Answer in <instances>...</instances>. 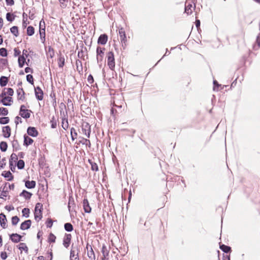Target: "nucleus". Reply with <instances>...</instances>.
I'll list each match as a JSON object with an SVG mask.
<instances>
[{"mask_svg":"<svg viewBox=\"0 0 260 260\" xmlns=\"http://www.w3.org/2000/svg\"><path fill=\"white\" fill-rule=\"evenodd\" d=\"M31 225V221L27 220L22 222L20 226V229L22 230H25L29 229Z\"/></svg>","mask_w":260,"mask_h":260,"instance_id":"nucleus-10","label":"nucleus"},{"mask_svg":"<svg viewBox=\"0 0 260 260\" xmlns=\"http://www.w3.org/2000/svg\"><path fill=\"white\" fill-rule=\"evenodd\" d=\"M8 113V110L5 108H0V115H7Z\"/></svg>","mask_w":260,"mask_h":260,"instance_id":"nucleus-29","label":"nucleus"},{"mask_svg":"<svg viewBox=\"0 0 260 260\" xmlns=\"http://www.w3.org/2000/svg\"><path fill=\"white\" fill-rule=\"evenodd\" d=\"M14 55L15 56H17L19 55L21 52L17 48H15L14 49Z\"/></svg>","mask_w":260,"mask_h":260,"instance_id":"nucleus-43","label":"nucleus"},{"mask_svg":"<svg viewBox=\"0 0 260 260\" xmlns=\"http://www.w3.org/2000/svg\"><path fill=\"white\" fill-rule=\"evenodd\" d=\"M6 221H7V219H6V216L3 213L0 214L1 225L4 229L6 228L7 226Z\"/></svg>","mask_w":260,"mask_h":260,"instance_id":"nucleus-12","label":"nucleus"},{"mask_svg":"<svg viewBox=\"0 0 260 260\" xmlns=\"http://www.w3.org/2000/svg\"><path fill=\"white\" fill-rule=\"evenodd\" d=\"M107 64L111 70H113L115 67L114 54L112 52H109L108 53Z\"/></svg>","mask_w":260,"mask_h":260,"instance_id":"nucleus-3","label":"nucleus"},{"mask_svg":"<svg viewBox=\"0 0 260 260\" xmlns=\"http://www.w3.org/2000/svg\"><path fill=\"white\" fill-rule=\"evenodd\" d=\"M6 3L8 5H12L14 4L13 0H6Z\"/></svg>","mask_w":260,"mask_h":260,"instance_id":"nucleus-52","label":"nucleus"},{"mask_svg":"<svg viewBox=\"0 0 260 260\" xmlns=\"http://www.w3.org/2000/svg\"><path fill=\"white\" fill-rule=\"evenodd\" d=\"M28 134L32 137H36L38 135V131H27Z\"/></svg>","mask_w":260,"mask_h":260,"instance_id":"nucleus-40","label":"nucleus"},{"mask_svg":"<svg viewBox=\"0 0 260 260\" xmlns=\"http://www.w3.org/2000/svg\"><path fill=\"white\" fill-rule=\"evenodd\" d=\"M24 167V162L22 160H19L17 162V167L20 169H22Z\"/></svg>","mask_w":260,"mask_h":260,"instance_id":"nucleus-32","label":"nucleus"},{"mask_svg":"<svg viewBox=\"0 0 260 260\" xmlns=\"http://www.w3.org/2000/svg\"><path fill=\"white\" fill-rule=\"evenodd\" d=\"M192 6L190 4L187 5L186 8H185V12L187 14H191V12H192Z\"/></svg>","mask_w":260,"mask_h":260,"instance_id":"nucleus-27","label":"nucleus"},{"mask_svg":"<svg viewBox=\"0 0 260 260\" xmlns=\"http://www.w3.org/2000/svg\"><path fill=\"white\" fill-rule=\"evenodd\" d=\"M45 21L43 20H41L39 24L40 29L43 28L44 27H45Z\"/></svg>","mask_w":260,"mask_h":260,"instance_id":"nucleus-49","label":"nucleus"},{"mask_svg":"<svg viewBox=\"0 0 260 260\" xmlns=\"http://www.w3.org/2000/svg\"><path fill=\"white\" fill-rule=\"evenodd\" d=\"M20 115L23 118H28L30 117V113L27 110L25 109L24 106H21L20 111Z\"/></svg>","mask_w":260,"mask_h":260,"instance_id":"nucleus-6","label":"nucleus"},{"mask_svg":"<svg viewBox=\"0 0 260 260\" xmlns=\"http://www.w3.org/2000/svg\"><path fill=\"white\" fill-rule=\"evenodd\" d=\"M19 221V218L17 216H15L12 218V223L13 225H16Z\"/></svg>","mask_w":260,"mask_h":260,"instance_id":"nucleus-30","label":"nucleus"},{"mask_svg":"<svg viewBox=\"0 0 260 260\" xmlns=\"http://www.w3.org/2000/svg\"><path fill=\"white\" fill-rule=\"evenodd\" d=\"M70 260H79L78 255L76 256V257H74V258H70Z\"/></svg>","mask_w":260,"mask_h":260,"instance_id":"nucleus-55","label":"nucleus"},{"mask_svg":"<svg viewBox=\"0 0 260 260\" xmlns=\"http://www.w3.org/2000/svg\"><path fill=\"white\" fill-rule=\"evenodd\" d=\"M0 55L2 56H6L7 55V50L5 48H2L0 49Z\"/></svg>","mask_w":260,"mask_h":260,"instance_id":"nucleus-36","label":"nucleus"},{"mask_svg":"<svg viewBox=\"0 0 260 260\" xmlns=\"http://www.w3.org/2000/svg\"><path fill=\"white\" fill-rule=\"evenodd\" d=\"M20 196L26 199H29L31 198L32 194L26 190H23L20 194Z\"/></svg>","mask_w":260,"mask_h":260,"instance_id":"nucleus-17","label":"nucleus"},{"mask_svg":"<svg viewBox=\"0 0 260 260\" xmlns=\"http://www.w3.org/2000/svg\"><path fill=\"white\" fill-rule=\"evenodd\" d=\"M11 32L15 36H17L18 34V28L16 26H13L10 29Z\"/></svg>","mask_w":260,"mask_h":260,"instance_id":"nucleus-25","label":"nucleus"},{"mask_svg":"<svg viewBox=\"0 0 260 260\" xmlns=\"http://www.w3.org/2000/svg\"><path fill=\"white\" fill-rule=\"evenodd\" d=\"M1 257L4 260L6 259L7 257V253L5 252H2L1 254Z\"/></svg>","mask_w":260,"mask_h":260,"instance_id":"nucleus-48","label":"nucleus"},{"mask_svg":"<svg viewBox=\"0 0 260 260\" xmlns=\"http://www.w3.org/2000/svg\"><path fill=\"white\" fill-rule=\"evenodd\" d=\"M48 53H49L50 56L52 57L54 55V50L51 47H49Z\"/></svg>","mask_w":260,"mask_h":260,"instance_id":"nucleus-46","label":"nucleus"},{"mask_svg":"<svg viewBox=\"0 0 260 260\" xmlns=\"http://www.w3.org/2000/svg\"><path fill=\"white\" fill-rule=\"evenodd\" d=\"M83 205L85 212L86 213H90L91 212V209L87 199H84L83 200Z\"/></svg>","mask_w":260,"mask_h":260,"instance_id":"nucleus-9","label":"nucleus"},{"mask_svg":"<svg viewBox=\"0 0 260 260\" xmlns=\"http://www.w3.org/2000/svg\"><path fill=\"white\" fill-rule=\"evenodd\" d=\"M10 237L12 241L16 243L19 242L21 238V236L17 234H13Z\"/></svg>","mask_w":260,"mask_h":260,"instance_id":"nucleus-13","label":"nucleus"},{"mask_svg":"<svg viewBox=\"0 0 260 260\" xmlns=\"http://www.w3.org/2000/svg\"><path fill=\"white\" fill-rule=\"evenodd\" d=\"M119 34L120 35L121 40L122 41L125 42L126 39V36L125 34V31L123 28H121L119 29Z\"/></svg>","mask_w":260,"mask_h":260,"instance_id":"nucleus-19","label":"nucleus"},{"mask_svg":"<svg viewBox=\"0 0 260 260\" xmlns=\"http://www.w3.org/2000/svg\"><path fill=\"white\" fill-rule=\"evenodd\" d=\"M64 228L68 232H71L73 230V226L69 223H67L64 224Z\"/></svg>","mask_w":260,"mask_h":260,"instance_id":"nucleus-26","label":"nucleus"},{"mask_svg":"<svg viewBox=\"0 0 260 260\" xmlns=\"http://www.w3.org/2000/svg\"><path fill=\"white\" fill-rule=\"evenodd\" d=\"M102 252L104 257L108 256L109 251L107 250V247L105 245H103Z\"/></svg>","mask_w":260,"mask_h":260,"instance_id":"nucleus-24","label":"nucleus"},{"mask_svg":"<svg viewBox=\"0 0 260 260\" xmlns=\"http://www.w3.org/2000/svg\"><path fill=\"white\" fill-rule=\"evenodd\" d=\"M8 148V145L6 142H2L0 143V149L1 151L3 152H5Z\"/></svg>","mask_w":260,"mask_h":260,"instance_id":"nucleus-21","label":"nucleus"},{"mask_svg":"<svg viewBox=\"0 0 260 260\" xmlns=\"http://www.w3.org/2000/svg\"><path fill=\"white\" fill-rule=\"evenodd\" d=\"M108 41V37L106 35H102L100 36L98 39V43L102 44V45H105L106 44L107 42Z\"/></svg>","mask_w":260,"mask_h":260,"instance_id":"nucleus-7","label":"nucleus"},{"mask_svg":"<svg viewBox=\"0 0 260 260\" xmlns=\"http://www.w3.org/2000/svg\"><path fill=\"white\" fill-rule=\"evenodd\" d=\"M7 19L9 21H12L14 19V17L11 13H7L6 16Z\"/></svg>","mask_w":260,"mask_h":260,"instance_id":"nucleus-38","label":"nucleus"},{"mask_svg":"<svg viewBox=\"0 0 260 260\" xmlns=\"http://www.w3.org/2000/svg\"><path fill=\"white\" fill-rule=\"evenodd\" d=\"M91 78H92V76H88V79H91Z\"/></svg>","mask_w":260,"mask_h":260,"instance_id":"nucleus-62","label":"nucleus"},{"mask_svg":"<svg viewBox=\"0 0 260 260\" xmlns=\"http://www.w3.org/2000/svg\"><path fill=\"white\" fill-rule=\"evenodd\" d=\"M56 237L52 234H50L48 237V241L50 242H54L55 241Z\"/></svg>","mask_w":260,"mask_h":260,"instance_id":"nucleus-33","label":"nucleus"},{"mask_svg":"<svg viewBox=\"0 0 260 260\" xmlns=\"http://www.w3.org/2000/svg\"><path fill=\"white\" fill-rule=\"evenodd\" d=\"M76 256H77V254L76 253V251L73 249L71 250L70 258H74V257H76Z\"/></svg>","mask_w":260,"mask_h":260,"instance_id":"nucleus-44","label":"nucleus"},{"mask_svg":"<svg viewBox=\"0 0 260 260\" xmlns=\"http://www.w3.org/2000/svg\"><path fill=\"white\" fill-rule=\"evenodd\" d=\"M26 80L29 83H31V84H33L34 80H33V77H32V75H27L26 76Z\"/></svg>","mask_w":260,"mask_h":260,"instance_id":"nucleus-37","label":"nucleus"},{"mask_svg":"<svg viewBox=\"0 0 260 260\" xmlns=\"http://www.w3.org/2000/svg\"><path fill=\"white\" fill-rule=\"evenodd\" d=\"M70 134L73 140L77 138V133H76V131H74V133L73 131H70Z\"/></svg>","mask_w":260,"mask_h":260,"instance_id":"nucleus-45","label":"nucleus"},{"mask_svg":"<svg viewBox=\"0 0 260 260\" xmlns=\"http://www.w3.org/2000/svg\"><path fill=\"white\" fill-rule=\"evenodd\" d=\"M34 129H35L34 127H29L27 128V130L29 131V130H34Z\"/></svg>","mask_w":260,"mask_h":260,"instance_id":"nucleus-57","label":"nucleus"},{"mask_svg":"<svg viewBox=\"0 0 260 260\" xmlns=\"http://www.w3.org/2000/svg\"><path fill=\"white\" fill-rule=\"evenodd\" d=\"M50 256H51V259L52 257V252H50Z\"/></svg>","mask_w":260,"mask_h":260,"instance_id":"nucleus-64","label":"nucleus"},{"mask_svg":"<svg viewBox=\"0 0 260 260\" xmlns=\"http://www.w3.org/2000/svg\"><path fill=\"white\" fill-rule=\"evenodd\" d=\"M71 236L70 235L66 236L63 239V244L66 248L68 247L70 245L71 242Z\"/></svg>","mask_w":260,"mask_h":260,"instance_id":"nucleus-14","label":"nucleus"},{"mask_svg":"<svg viewBox=\"0 0 260 260\" xmlns=\"http://www.w3.org/2000/svg\"><path fill=\"white\" fill-rule=\"evenodd\" d=\"M91 165V169L93 171H98V167L97 165L95 163H92L90 160H89Z\"/></svg>","mask_w":260,"mask_h":260,"instance_id":"nucleus-39","label":"nucleus"},{"mask_svg":"<svg viewBox=\"0 0 260 260\" xmlns=\"http://www.w3.org/2000/svg\"><path fill=\"white\" fill-rule=\"evenodd\" d=\"M3 26V19L0 18V29L2 28Z\"/></svg>","mask_w":260,"mask_h":260,"instance_id":"nucleus-54","label":"nucleus"},{"mask_svg":"<svg viewBox=\"0 0 260 260\" xmlns=\"http://www.w3.org/2000/svg\"><path fill=\"white\" fill-rule=\"evenodd\" d=\"M40 38L43 43L45 41V28L44 27L43 28H41L39 30Z\"/></svg>","mask_w":260,"mask_h":260,"instance_id":"nucleus-15","label":"nucleus"},{"mask_svg":"<svg viewBox=\"0 0 260 260\" xmlns=\"http://www.w3.org/2000/svg\"><path fill=\"white\" fill-rule=\"evenodd\" d=\"M200 25V20H197L196 21V26L197 27H198Z\"/></svg>","mask_w":260,"mask_h":260,"instance_id":"nucleus-56","label":"nucleus"},{"mask_svg":"<svg viewBox=\"0 0 260 260\" xmlns=\"http://www.w3.org/2000/svg\"><path fill=\"white\" fill-rule=\"evenodd\" d=\"M88 256L91 259L94 258V254L92 248H91V250L88 252Z\"/></svg>","mask_w":260,"mask_h":260,"instance_id":"nucleus-41","label":"nucleus"},{"mask_svg":"<svg viewBox=\"0 0 260 260\" xmlns=\"http://www.w3.org/2000/svg\"><path fill=\"white\" fill-rule=\"evenodd\" d=\"M14 91L11 88H5L0 94V102L5 106L11 105L13 101L12 96L13 95Z\"/></svg>","mask_w":260,"mask_h":260,"instance_id":"nucleus-1","label":"nucleus"},{"mask_svg":"<svg viewBox=\"0 0 260 260\" xmlns=\"http://www.w3.org/2000/svg\"><path fill=\"white\" fill-rule=\"evenodd\" d=\"M8 82V79L7 77L3 76L0 79V84L2 86H5Z\"/></svg>","mask_w":260,"mask_h":260,"instance_id":"nucleus-22","label":"nucleus"},{"mask_svg":"<svg viewBox=\"0 0 260 260\" xmlns=\"http://www.w3.org/2000/svg\"><path fill=\"white\" fill-rule=\"evenodd\" d=\"M20 120H21V118L17 116L15 118V122L17 124L19 123V122L20 121Z\"/></svg>","mask_w":260,"mask_h":260,"instance_id":"nucleus-53","label":"nucleus"},{"mask_svg":"<svg viewBox=\"0 0 260 260\" xmlns=\"http://www.w3.org/2000/svg\"><path fill=\"white\" fill-rule=\"evenodd\" d=\"M9 121L8 117H5L0 118V123L1 124H6Z\"/></svg>","mask_w":260,"mask_h":260,"instance_id":"nucleus-35","label":"nucleus"},{"mask_svg":"<svg viewBox=\"0 0 260 260\" xmlns=\"http://www.w3.org/2000/svg\"><path fill=\"white\" fill-rule=\"evenodd\" d=\"M36 186V182L35 181H27L25 182V186L28 188H33Z\"/></svg>","mask_w":260,"mask_h":260,"instance_id":"nucleus-16","label":"nucleus"},{"mask_svg":"<svg viewBox=\"0 0 260 260\" xmlns=\"http://www.w3.org/2000/svg\"><path fill=\"white\" fill-rule=\"evenodd\" d=\"M8 192L7 191H0V198H3L4 197H6L7 196Z\"/></svg>","mask_w":260,"mask_h":260,"instance_id":"nucleus-42","label":"nucleus"},{"mask_svg":"<svg viewBox=\"0 0 260 260\" xmlns=\"http://www.w3.org/2000/svg\"><path fill=\"white\" fill-rule=\"evenodd\" d=\"M42 205L41 203H37L36 205L35 209V218L36 221H40L42 217Z\"/></svg>","mask_w":260,"mask_h":260,"instance_id":"nucleus-2","label":"nucleus"},{"mask_svg":"<svg viewBox=\"0 0 260 260\" xmlns=\"http://www.w3.org/2000/svg\"><path fill=\"white\" fill-rule=\"evenodd\" d=\"M25 71L26 73H32V69L29 68V67H27L25 69Z\"/></svg>","mask_w":260,"mask_h":260,"instance_id":"nucleus-50","label":"nucleus"},{"mask_svg":"<svg viewBox=\"0 0 260 260\" xmlns=\"http://www.w3.org/2000/svg\"><path fill=\"white\" fill-rule=\"evenodd\" d=\"M24 144L26 146L31 144L33 142V140L28 136L24 135Z\"/></svg>","mask_w":260,"mask_h":260,"instance_id":"nucleus-20","label":"nucleus"},{"mask_svg":"<svg viewBox=\"0 0 260 260\" xmlns=\"http://www.w3.org/2000/svg\"><path fill=\"white\" fill-rule=\"evenodd\" d=\"M3 176L8 181H12L13 179V176L10 171H4L2 173Z\"/></svg>","mask_w":260,"mask_h":260,"instance_id":"nucleus-11","label":"nucleus"},{"mask_svg":"<svg viewBox=\"0 0 260 260\" xmlns=\"http://www.w3.org/2000/svg\"><path fill=\"white\" fill-rule=\"evenodd\" d=\"M35 94L37 98L39 100H42L43 98V93L42 90L40 87H37L35 89Z\"/></svg>","mask_w":260,"mask_h":260,"instance_id":"nucleus-8","label":"nucleus"},{"mask_svg":"<svg viewBox=\"0 0 260 260\" xmlns=\"http://www.w3.org/2000/svg\"><path fill=\"white\" fill-rule=\"evenodd\" d=\"M35 29L32 26H29L27 28V35L31 36L34 34Z\"/></svg>","mask_w":260,"mask_h":260,"instance_id":"nucleus-23","label":"nucleus"},{"mask_svg":"<svg viewBox=\"0 0 260 260\" xmlns=\"http://www.w3.org/2000/svg\"><path fill=\"white\" fill-rule=\"evenodd\" d=\"M23 98H24V97H23V95H21L19 98V99L20 100H23Z\"/></svg>","mask_w":260,"mask_h":260,"instance_id":"nucleus-59","label":"nucleus"},{"mask_svg":"<svg viewBox=\"0 0 260 260\" xmlns=\"http://www.w3.org/2000/svg\"><path fill=\"white\" fill-rule=\"evenodd\" d=\"M220 248L225 252H228L230 251L231 248L229 246L222 245L220 246Z\"/></svg>","mask_w":260,"mask_h":260,"instance_id":"nucleus-34","label":"nucleus"},{"mask_svg":"<svg viewBox=\"0 0 260 260\" xmlns=\"http://www.w3.org/2000/svg\"><path fill=\"white\" fill-rule=\"evenodd\" d=\"M27 51L24 50L23 54L20 55L18 58V64L20 68H22L26 62V57L27 56Z\"/></svg>","mask_w":260,"mask_h":260,"instance_id":"nucleus-4","label":"nucleus"},{"mask_svg":"<svg viewBox=\"0 0 260 260\" xmlns=\"http://www.w3.org/2000/svg\"><path fill=\"white\" fill-rule=\"evenodd\" d=\"M214 84L215 85L216 84H217V82L216 81H214Z\"/></svg>","mask_w":260,"mask_h":260,"instance_id":"nucleus-61","label":"nucleus"},{"mask_svg":"<svg viewBox=\"0 0 260 260\" xmlns=\"http://www.w3.org/2000/svg\"><path fill=\"white\" fill-rule=\"evenodd\" d=\"M19 249L22 252V251H24L26 253H27L28 248L25 245V244L21 243L18 245Z\"/></svg>","mask_w":260,"mask_h":260,"instance_id":"nucleus-18","label":"nucleus"},{"mask_svg":"<svg viewBox=\"0 0 260 260\" xmlns=\"http://www.w3.org/2000/svg\"><path fill=\"white\" fill-rule=\"evenodd\" d=\"M3 136L5 138H9L10 136V133L9 131H3Z\"/></svg>","mask_w":260,"mask_h":260,"instance_id":"nucleus-47","label":"nucleus"},{"mask_svg":"<svg viewBox=\"0 0 260 260\" xmlns=\"http://www.w3.org/2000/svg\"><path fill=\"white\" fill-rule=\"evenodd\" d=\"M3 43V39L1 37V36H0V45Z\"/></svg>","mask_w":260,"mask_h":260,"instance_id":"nucleus-58","label":"nucleus"},{"mask_svg":"<svg viewBox=\"0 0 260 260\" xmlns=\"http://www.w3.org/2000/svg\"><path fill=\"white\" fill-rule=\"evenodd\" d=\"M64 63V58L63 57H60L58 59V66L59 67L62 68Z\"/></svg>","mask_w":260,"mask_h":260,"instance_id":"nucleus-31","label":"nucleus"},{"mask_svg":"<svg viewBox=\"0 0 260 260\" xmlns=\"http://www.w3.org/2000/svg\"><path fill=\"white\" fill-rule=\"evenodd\" d=\"M17 159V157L16 154L14 153L12 154V155H11V159L15 160Z\"/></svg>","mask_w":260,"mask_h":260,"instance_id":"nucleus-51","label":"nucleus"},{"mask_svg":"<svg viewBox=\"0 0 260 260\" xmlns=\"http://www.w3.org/2000/svg\"><path fill=\"white\" fill-rule=\"evenodd\" d=\"M91 78H92V76H88V79H91Z\"/></svg>","mask_w":260,"mask_h":260,"instance_id":"nucleus-63","label":"nucleus"},{"mask_svg":"<svg viewBox=\"0 0 260 260\" xmlns=\"http://www.w3.org/2000/svg\"><path fill=\"white\" fill-rule=\"evenodd\" d=\"M23 216L28 217L29 214V210L28 208H24L22 211Z\"/></svg>","mask_w":260,"mask_h":260,"instance_id":"nucleus-28","label":"nucleus"},{"mask_svg":"<svg viewBox=\"0 0 260 260\" xmlns=\"http://www.w3.org/2000/svg\"><path fill=\"white\" fill-rule=\"evenodd\" d=\"M104 49L101 47H98L96 49L97 60L98 61H102L103 60L104 54Z\"/></svg>","mask_w":260,"mask_h":260,"instance_id":"nucleus-5","label":"nucleus"},{"mask_svg":"<svg viewBox=\"0 0 260 260\" xmlns=\"http://www.w3.org/2000/svg\"><path fill=\"white\" fill-rule=\"evenodd\" d=\"M2 239L1 237L0 236V246L2 245Z\"/></svg>","mask_w":260,"mask_h":260,"instance_id":"nucleus-60","label":"nucleus"}]
</instances>
